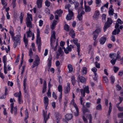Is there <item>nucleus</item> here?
Wrapping results in <instances>:
<instances>
[{"label": "nucleus", "instance_id": "1", "mask_svg": "<svg viewBox=\"0 0 123 123\" xmlns=\"http://www.w3.org/2000/svg\"><path fill=\"white\" fill-rule=\"evenodd\" d=\"M37 35L36 43L38 45V49L39 51L40 52L41 51V46L42 45L41 41V38L40 37V31L38 29H37Z\"/></svg>", "mask_w": 123, "mask_h": 123}, {"label": "nucleus", "instance_id": "2", "mask_svg": "<svg viewBox=\"0 0 123 123\" xmlns=\"http://www.w3.org/2000/svg\"><path fill=\"white\" fill-rule=\"evenodd\" d=\"M27 17L26 18V24L27 27L31 28L32 27V22L31 21L32 20V15L31 14L28 13L27 14Z\"/></svg>", "mask_w": 123, "mask_h": 123}, {"label": "nucleus", "instance_id": "3", "mask_svg": "<svg viewBox=\"0 0 123 123\" xmlns=\"http://www.w3.org/2000/svg\"><path fill=\"white\" fill-rule=\"evenodd\" d=\"M107 19V21L105 23L104 27V32L106 31V29L110 27L112 23V21L111 18H108Z\"/></svg>", "mask_w": 123, "mask_h": 123}, {"label": "nucleus", "instance_id": "4", "mask_svg": "<svg viewBox=\"0 0 123 123\" xmlns=\"http://www.w3.org/2000/svg\"><path fill=\"white\" fill-rule=\"evenodd\" d=\"M80 91L81 95V96L82 97L85 96V92L88 93H89L90 92L88 86H86L84 89H80Z\"/></svg>", "mask_w": 123, "mask_h": 123}, {"label": "nucleus", "instance_id": "5", "mask_svg": "<svg viewBox=\"0 0 123 123\" xmlns=\"http://www.w3.org/2000/svg\"><path fill=\"white\" fill-rule=\"evenodd\" d=\"M101 32V28H98L93 32L92 35L93 36V39L95 40L98 35V33Z\"/></svg>", "mask_w": 123, "mask_h": 123}, {"label": "nucleus", "instance_id": "6", "mask_svg": "<svg viewBox=\"0 0 123 123\" xmlns=\"http://www.w3.org/2000/svg\"><path fill=\"white\" fill-rule=\"evenodd\" d=\"M73 42L74 44L77 47V51L78 53V55L80 56L81 55H80L79 53L80 52V44L79 43H78V40L76 38H75L73 40Z\"/></svg>", "mask_w": 123, "mask_h": 123}, {"label": "nucleus", "instance_id": "7", "mask_svg": "<svg viewBox=\"0 0 123 123\" xmlns=\"http://www.w3.org/2000/svg\"><path fill=\"white\" fill-rule=\"evenodd\" d=\"M14 103H11V112L12 114L13 113V111H14V115H16L17 114V107L16 106L14 108Z\"/></svg>", "mask_w": 123, "mask_h": 123}, {"label": "nucleus", "instance_id": "8", "mask_svg": "<svg viewBox=\"0 0 123 123\" xmlns=\"http://www.w3.org/2000/svg\"><path fill=\"white\" fill-rule=\"evenodd\" d=\"M119 24L117 23L115 26V28L116 29L113 31L112 33V35H116L117 34H119L120 31L119 28H117L119 27Z\"/></svg>", "mask_w": 123, "mask_h": 123}, {"label": "nucleus", "instance_id": "9", "mask_svg": "<svg viewBox=\"0 0 123 123\" xmlns=\"http://www.w3.org/2000/svg\"><path fill=\"white\" fill-rule=\"evenodd\" d=\"M43 117L45 123H46L49 117V115H48L47 117V116L46 113L47 112L43 110Z\"/></svg>", "mask_w": 123, "mask_h": 123}, {"label": "nucleus", "instance_id": "10", "mask_svg": "<svg viewBox=\"0 0 123 123\" xmlns=\"http://www.w3.org/2000/svg\"><path fill=\"white\" fill-rule=\"evenodd\" d=\"M36 57L35 61L33 63L35 65L37 66L40 63V59L37 55H36Z\"/></svg>", "mask_w": 123, "mask_h": 123}, {"label": "nucleus", "instance_id": "11", "mask_svg": "<svg viewBox=\"0 0 123 123\" xmlns=\"http://www.w3.org/2000/svg\"><path fill=\"white\" fill-rule=\"evenodd\" d=\"M20 36L19 35H17L16 36L14 37L12 39H13L14 41L17 42H20Z\"/></svg>", "mask_w": 123, "mask_h": 123}, {"label": "nucleus", "instance_id": "12", "mask_svg": "<svg viewBox=\"0 0 123 123\" xmlns=\"http://www.w3.org/2000/svg\"><path fill=\"white\" fill-rule=\"evenodd\" d=\"M55 32L54 31H52L51 33V38L53 42H55L56 39Z\"/></svg>", "mask_w": 123, "mask_h": 123}, {"label": "nucleus", "instance_id": "13", "mask_svg": "<svg viewBox=\"0 0 123 123\" xmlns=\"http://www.w3.org/2000/svg\"><path fill=\"white\" fill-rule=\"evenodd\" d=\"M48 102L49 100L47 96L44 97V103L46 109L48 106Z\"/></svg>", "mask_w": 123, "mask_h": 123}, {"label": "nucleus", "instance_id": "14", "mask_svg": "<svg viewBox=\"0 0 123 123\" xmlns=\"http://www.w3.org/2000/svg\"><path fill=\"white\" fill-rule=\"evenodd\" d=\"M70 84L68 82L67 83V85L65 89V93L66 94L68 93L70 91Z\"/></svg>", "mask_w": 123, "mask_h": 123}, {"label": "nucleus", "instance_id": "15", "mask_svg": "<svg viewBox=\"0 0 123 123\" xmlns=\"http://www.w3.org/2000/svg\"><path fill=\"white\" fill-rule=\"evenodd\" d=\"M69 34L72 38H74L75 34L74 31L73 29H72L70 31Z\"/></svg>", "mask_w": 123, "mask_h": 123}, {"label": "nucleus", "instance_id": "16", "mask_svg": "<svg viewBox=\"0 0 123 123\" xmlns=\"http://www.w3.org/2000/svg\"><path fill=\"white\" fill-rule=\"evenodd\" d=\"M106 40V38L102 37L99 40V42L101 44H103L104 43Z\"/></svg>", "mask_w": 123, "mask_h": 123}, {"label": "nucleus", "instance_id": "17", "mask_svg": "<svg viewBox=\"0 0 123 123\" xmlns=\"http://www.w3.org/2000/svg\"><path fill=\"white\" fill-rule=\"evenodd\" d=\"M99 11L98 10H96L93 16V18H98L99 15Z\"/></svg>", "mask_w": 123, "mask_h": 123}, {"label": "nucleus", "instance_id": "18", "mask_svg": "<svg viewBox=\"0 0 123 123\" xmlns=\"http://www.w3.org/2000/svg\"><path fill=\"white\" fill-rule=\"evenodd\" d=\"M72 117V115L71 114H67L65 116V119L68 120H71Z\"/></svg>", "mask_w": 123, "mask_h": 123}, {"label": "nucleus", "instance_id": "19", "mask_svg": "<svg viewBox=\"0 0 123 123\" xmlns=\"http://www.w3.org/2000/svg\"><path fill=\"white\" fill-rule=\"evenodd\" d=\"M43 0H37V4L39 8H40L42 7Z\"/></svg>", "mask_w": 123, "mask_h": 123}, {"label": "nucleus", "instance_id": "20", "mask_svg": "<svg viewBox=\"0 0 123 123\" xmlns=\"http://www.w3.org/2000/svg\"><path fill=\"white\" fill-rule=\"evenodd\" d=\"M78 78L79 79L80 82L83 83L86 80L84 77L80 76V75H79Z\"/></svg>", "mask_w": 123, "mask_h": 123}, {"label": "nucleus", "instance_id": "21", "mask_svg": "<svg viewBox=\"0 0 123 123\" xmlns=\"http://www.w3.org/2000/svg\"><path fill=\"white\" fill-rule=\"evenodd\" d=\"M83 7L82 6L78 10V13L80 14H81L82 15L83 14H85V12L82 10Z\"/></svg>", "mask_w": 123, "mask_h": 123}, {"label": "nucleus", "instance_id": "22", "mask_svg": "<svg viewBox=\"0 0 123 123\" xmlns=\"http://www.w3.org/2000/svg\"><path fill=\"white\" fill-rule=\"evenodd\" d=\"M52 56L51 55L49 56V58L48 59V67L50 68L51 66V63H52Z\"/></svg>", "mask_w": 123, "mask_h": 123}, {"label": "nucleus", "instance_id": "23", "mask_svg": "<svg viewBox=\"0 0 123 123\" xmlns=\"http://www.w3.org/2000/svg\"><path fill=\"white\" fill-rule=\"evenodd\" d=\"M74 107L76 109L77 112L76 113H75V116H77L78 115L79 113V110L78 107L75 104H74Z\"/></svg>", "mask_w": 123, "mask_h": 123}, {"label": "nucleus", "instance_id": "24", "mask_svg": "<svg viewBox=\"0 0 123 123\" xmlns=\"http://www.w3.org/2000/svg\"><path fill=\"white\" fill-rule=\"evenodd\" d=\"M24 16V13L23 12H21L20 13L19 18L20 19V21L21 23H22V21Z\"/></svg>", "mask_w": 123, "mask_h": 123}, {"label": "nucleus", "instance_id": "25", "mask_svg": "<svg viewBox=\"0 0 123 123\" xmlns=\"http://www.w3.org/2000/svg\"><path fill=\"white\" fill-rule=\"evenodd\" d=\"M27 36V37H30L31 36V35L33 34L31 31L30 30V29L29 28V31L26 32Z\"/></svg>", "mask_w": 123, "mask_h": 123}, {"label": "nucleus", "instance_id": "26", "mask_svg": "<svg viewBox=\"0 0 123 123\" xmlns=\"http://www.w3.org/2000/svg\"><path fill=\"white\" fill-rule=\"evenodd\" d=\"M19 92H20V95L18 96V100L19 103L20 104H21L23 103V101L21 98V92L19 91Z\"/></svg>", "mask_w": 123, "mask_h": 123}, {"label": "nucleus", "instance_id": "27", "mask_svg": "<svg viewBox=\"0 0 123 123\" xmlns=\"http://www.w3.org/2000/svg\"><path fill=\"white\" fill-rule=\"evenodd\" d=\"M26 79L25 77L23 81V86L24 87V90L26 89Z\"/></svg>", "mask_w": 123, "mask_h": 123}, {"label": "nucleus", "instance_id": "28", "mask_svg": "<svg viewBox=\"0 0 123 123\" xmlns=\"http://www.w3.org/2000/svg\"><path fill=\"white\" fill-rule=\"evenodd\" d=\"M62 11L61 10H57L55 12V13L58 14L59 16H61V14L62 13Z\"/></svg>", "mask_w": 123, "mask_h": 123}, {"label": "nucleus", "instance_id": "29", "mask_svg": "<svg viewBox=\"0 0 123 123\" xmlns=\"http://www.w3.org/2000/svg\"><path fill=\"white\" fill-rule=\"evenodd\" d=\"M114 10L113 9H110L109 8V10L108 11V13L110 15H112L114 14Z\"/></svg>", "mask_w": 123, "mask_h": 123}, {"label": "nucleus", "instance_id": "30", "mask_svg": "<svg viewBox=\"0 0 123 123\" xmlns=\"http://www.w3.org/2000/svg\"><path fill=\"white\" fill-rule=\"evenodd\" d=\"M69 72H72L73 70V67L72 65L71 64H69L68 66Z\"/></svg>", "mask_w": 123, "mask_h": 123}, {"label": "nucleus", "instance_id": "31", "mask_svg": "<svg viewBox=\"0 0 123 123\" xmlns=\"http://www.w3.org/2000/svg\"><path fill=\"white\" fill-rule=\"evenodd\" d=\"M85 11L86 12H89L90 11L91 9L90 7L88 6H86L85 5Z\"/></svg>", "mask_w": 123, "mask_h": 123}, {"label": "nucleus", "instance_id": "32", "mask_svg": "<svg viewBox=\"0 0 123 123\" xmlns=\"http://www.w3.org/2000/svg\"><path fill=\"white\" fill-rule=\"evenodd\" d=\"M45 6L47 7H49L50 5V2L48 0H46L45 2Z\"/></svg>", "mask_w": 123, "mask_h": 123}, {"label": "nucleus", "instance_id": "33", "mask_svg": "<svg viewBox=\"0 0 123 123\" xmlns=\"http://www.w3.org/2000/svg\"><path fill=\"white\" fill-rule=\"evenodd\" d=\"M103 80L104 83H107L108 82V80L107 77L106 76L103 77Z\"/></svg>", "mask_w": 123, "mask_h": 123}, {"label": "nucleus", "instance_id": "34", "mask_svg": "<svg viewBox=\"0 0 123 123\" xmlns=\"http://www.w3.org/2000/svg\"><path fill=\"white\" fill-rule=\"evenodd\" d=\"M116 53L114 54H110V57L111 58L113 59L115 58L116 57Z\"/></svg>", "mask_w": 123, "mask_h": 123}, {"label": "nucleus", "instance_id": "35", "mask_svg": "<svg viewBox=\"0 0 123 123\" xmlns=\"http://www.w3.org/2000/svg\"><path fill=\"white\" fill-rule=\"evenodd\" d=\"M7 58L6 55L4 56L3 57V61L4 64V65H6V60Z\"/></svg>", "mask_w": 123, "mask_h": 123}, {"label": "nucleus", "instance_id": "36", "mask_svg": "<svg viewBox=\"0 0 123 123\" xmlns=\"http://www.w3.org/2000/svg\"><path fill=\"white\" fill-rule=\"evenodd\" d=\"M87 116L89 118V123H92V115L91 114L88 115Z\"/></svg>", "mask_w": 123, "mask_h": 123}, {"label": "nucleus", "instance_id": "37", "mask_svg": "<svg viewBox=\"0 0 123 123\" xmlns=\"http://www.w3.org/2000/svg\"><path fill=\"white\" fill-rule=\"evenodd\" d=\"M73 16H72L71 15L68 14L66 17V19L68 20H71L72 19V17Z\"/></svg>", "mask_w": 123, "mask_h": 123}, {"label": "nucleus", "instance_id": "38", "mask_svg": "<svg viewBox=\"0 0 123 123\" xmlns=\"http://www.w3.org/2000/svg\"><path fill=\"white\" fill-rule=\"evenodd\" d=\"M92 70L93 72L94 75H96L97 74L96 72L97 71V69L95 67H94L92 69Z\"/></svg>", "mask_w": 123, "mask_h": 123}, {"label": "nucleus", "instance_id": "39", "mask_svg": "<svg viewBox=\"0 0 123 123\" xmlns=\"http://www.w3.org/2000/svg\"><path fill=\"white\" fill-rule=\"evenodd\" d=\"M58 91L60 92V93H62V86L61 85H59L58 86Z\"/></svg>", "mask_w": 123, "mask_h": 123}, {"label": "nucleus", "instance_id": "40", "mask_svg": "<svg viewBox=\"0 0 123 123\" xmlns=\"http://www.w3.org/2000/svg\"><path fill=\"white\" fill-rule=\"evenodd\" d=\"M71 81L73 85L74 86L75 83V78L74 76H72L71 77Z\"/></svg>", "mask_w": 123, "mask_h": 123}, {"label": "nucleus", "instance_id": "41", "mask_svg": "<svg viewBox=\"0 0 123 123\" xmlns=\"http://www.w3.org/2000/svg\"><path fill=\"white\" fill-rule=\"evenodd\" d=\"M23 40L24 42L25 43V47H26L27 44H28V41L27 39L26 38H23Z\"/></svg>", "mask_w": 123, "mask_h": 123}, {"label": "nucleus", "instance_id": "42", "mask_svg": "<svg viewBox=\"0 0 123 123\" xmlns=\"http://www.w3.org/2000/svg\"><path fill=\"white\" fill-rule=\"evenodd\" d=\"M96 109L98 110H101L102 107L101 105L100 104H99L96 107Z\"/></svg>", "mask_w": 123, "mask_h": 123}, {"label": "nucleus", "instance_id": "43", "mask_svg": "<svg viewBox=\"0 0 123 123\" xmlns=\"http://www.w3.org/2000/svg\"><path fill=\"white\" fill-rule=\"evenodd\" d=\"M82 72L83 74H86V67L83 68L82 70Z\"/></svg>", "mask_w": 123, "mask_h": 123}, {"label": "nucleus", "instance_id": "44", "mask_svg": "<svg viewBox=\"0 0 123 123\" xmlns=\"http://www.w3.org/2000/svg\"><path fill=\"white\" fill-rule=\"evenodd\" d=\"M118 118H123V112L119 113L118 114Z\"/></svg>", "mask_w": 123, "mask_h": 123}, {"label": "nucleus", "instance_id": "45", "mask_svg": "<svg viewBox=\"0 0 123 123\" xmlns=\"http://www.w3.org/2000/svg\"><path fill=\"white\" fill-rule=\"evenodd\" d=\"M64 29L68 31L69 30V26L67 24H65L64 26Z\"/></svg>", "mask_w": 123, "mask_h": 123}, {"label": "nucleus", "instance_id": "46", "mask_svg": "<svg viewBox=\"0 0 123 123\" xmlns=\"http://www.w3.org/2000/svg\"><path fill=\"white\" fill-rule=\"evenodd\" d=\"M110 79L111 80V83L113 84L115 80V79L114 76H111L110 77Z\"/></svg>", "mask_w": 123, "mask_h": 123}, {"label": "nucleus", "instance_id": "47", "mask_svg": "<svg viewBox=\"0 0 123 123\" xmlns=\"http://www.w3.org/2000/svg\"><path fill=\"white\" fill-rule=\"evenodd\" d=\"M82 110L84 114L86 112H89V111L87 109L85 108L84 106V107H83V109Z\"/></svg>", "mask_w": 123, "mask_h": 123}, {"label": "nucleus", "instance_id": "48", "mask_svg": "<svg viewBox=\"0 0 123 123\" xmlns=\"http://www.w3.org/2000/svg\"><path fill=\"white\" fill-rule=\"evenodd\" d=\"M119 69V68L118 67H116V66H114L113 68V69L115 73L117 72Z\"/></svg>", "mask_w": 123, "mask_h": 123}, {"label": "nucleus", "instance_id": "49", "mask_svg": "<svg viewBox=\"0 0 123 123\" xmlns=\"http://www.w3.org/2000/svg\"><path fill=\"white\" fill-rule=\"evenodd\" d=\"M95 64L96 67L98 68H100V64L98 63L97 61L95 63Z\"/></svg>", "mask_w": 123, "mask_h": 123}, {"label": "nucleus", "instance_id": "50", "mask_svg": "<svg viewBox=\"0 0 123 123\" xmlns=\"http://www.w3.org/2000/svg\"><path fill=\"white\" fill-rule=\"evenodd\" d=\"M74 4L75 5V8L76 9L77 8L79 5V3L77 2L74 1Z\"/></svg>", "mask_w": 123, "mask_h": 123}, {"label": "nucleus", "instance_id": "51", "mask_svg": "<svg viewBox=\"0 0 123 123\" xmlns=\"http://www.w3.org/2000/svg\"><path fill=\"white\" fill-rule=\"evenodd\" d=\"M29 56L31 57L33 54L31 49L30 48V49L29 51Z\"/></svg>", "mask_w": 123, "mask_h": 123}, {"label": "nucleus", "instance_id": "52", "mask_svg": "<svg viewBox=\"0 0 123 123\" xmlns=\"http://www.w3.org/2000/svg\"><path fill=\"white\" fill-rule=\"evenodd\" d=\"M46 83L45 80L44 81V83H43V89H46Z\"/></svg>", "mask_w": 123, "mask_h": 123}, {"label": "nucleus", "instance_id": "53", "mask_svg": "<svg viewBox=\"0 0 123 123\" xmlns=\"http://www.w3.org/2000/svg\"><path fill=\"white\" fill-rule=\"evenodd\" d=\"M9 33L10 34L12 38L13 37H14V33L13 32L11 31H10L9 32Z\"/></svg>", "mask_w": 123, "mask_h": 123}, {"label": "nucleus", "instance_id": "54", "mask_svg": "<svg viewBox=\"0 0 123 123\" xmlns=\"http://www.w3.org/2000/svg\"><path fill=\"white\" fill-rule=\"evenodd\" d=\"M82 16L81 14H79L77 16V17L78 19L79 20H81L82 19Z\"/></svg>", "mask_w": 123, "mask_h": 123}, {"label": "nucleus", "instance_id": "55", "mask_svg": "<svg viewBox=\"0 0 123 123\" xmlns=\"http://www.w3.org/2000/svg\"><path fill=\"white\" fill-rule=\"evenodd\" d=\"M69 13L68 14H69L72 15V16H73L74 14L73 12H72V10L71 9H69L68 10Z\"/></svg>", "mask_w": 123, "mask_h": 123}, {"label": "nucleus", "instance_id": "56", "mask_svg": "<svg viewBox=\"0 0 123 123\" xmlns=\"http://www.w3.org/2000/svg\"><path fill=\"white\" fill-rule=\"evenodd\" d=\"M116 59H112L111 60V63L113 65H114L115 62H116Z\"/></svg>", "mask_w": 123, "mask_h": 123}, {"label": "nucleus", "instance_id": "57", "mask_svg": "<svg viewBox=\"0 0 123 123\" xmlns=\"http://www.w3.org/2000/svg\"><path fill=\"white\" fill-rule=\"evenodd\" d=\"M5 96L6 95L8 94V88L6 86L5 87Z\"/></svg>", "mask_w": 123, "mask_h": 123}, {"label": "nucleus", "instance_id": "58", "mask_svg": "<svg viewBox=\"0 0 123 123\" xmlns=\"http://www.w3.org/2000/svg\"><path fill=\"white\" fill-rule=\"evenodd\" d=\"M83 98V97H82V96H80V103L81 104L83 105V107H84V104L83 103H82V102L83 101V100H82V99Z\"/></svg>", "mask_w": 123, "mask_h": 123}, {"label": "nucleus", "instance_id": "59", "mask_svg": "<svg viewBox=\"0 0 123 123\" xmlns=\"http://www.w3.org/2000/svg\"><path fill=\"white\" fill-rule=\"evenodd\" d=\"M16 0H12V3L13 5V8H14L16 6Z\"/></svg>", "mask_w": 123, "mask_h": 123}, {"label": "nucleus", "instance_id": "60", "mask_svg": "<svg viewBox=\"0 0 123 123\" xmlns=\"http://www.w3.org/2000/svg\"><path fill=\"white\" fill-rule=\"evenodd\" d=\"M49 28H48L46 27L44 31V33L45 34H48L49 33Z\"/></svg>", "mask_w": 123, "mask_h": 123}, {"label": "nucleus", "instance_id": "61", "mask_svg": "<svg viewBox=\"0 0 123 123\" xmlns=\"http://www.w3.org/2000/svg\"><path fill=\"white\" fill-rule=\"evenodd\" d=\"M112 107H111L110 106H109V110L108 112V114L107 115V116L109 115V116L110 113H111V110H112Z\"/></svg>", "mask_w": 123, "mask_h": 123}, {"label": "nucleus", "instance_id": "62", "mask_svg": "<svg viewBox=\"0 0 123 123\" xmlns=\"http://www.w3.org/2000/svg\"><path fill=\"white\" fill-rule=\"evenodd\" d=\"M25 117L28 118L29 117L28 116V110L27 109H26L25 111Z\"/></svg>", "mask_w": 123, "mask_h": 123}, {"label": "nucleus", "instance_id": "63", "mask_svg": "<svg viewBox=\"0 0 123 123\" xmlns=\"http://www.w3.org/2000/svg\"><path fill=\"white\" fill-rule=\"evenodd\" d=\"M91 105V104L89 102H87L86 103V106L88 108L90 107Z\"/></svg>", "mask_w": 123, "mask_h": 123}, {"label": "nucleus", "instance_id": "64", "mask_svg": "<svg viewBox=\"0 0 123 123\" xmlns=\"http://www.w3.org/2000/svg\"><path fill=\"white\" fill-rule=\"evenodd\" d=\"M7 84L8 86L10 85L11 86H12L13 85V83L12 82L8 81L7 83Z\"/></svg>", "mask_w": 123, "mask_h": 123}]
</instances>
